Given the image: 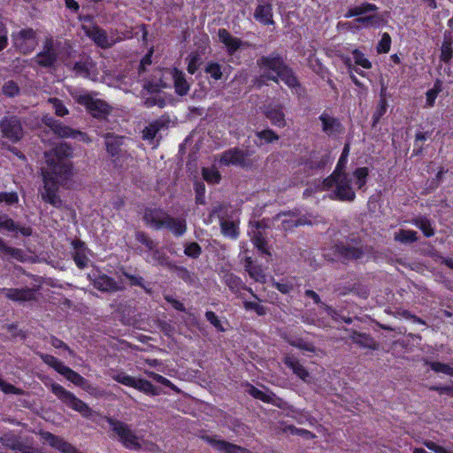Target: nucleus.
Returning a JSON list of instances; mask_svg holds the SVG:
<instances>
[{
	"mask_svg": "<svg viewBox=\"0 0 453 453\" xmlns=\"http://www.w3.org/2000/svg\"><path fill=\"white\" fill-rule=\"evenodd\" d=\"M0 127L4 136L12 142L19 141L23 135L21 124L16 117H5Z\"/></svg>",
	"mask_w": 453,
	"mask_h": 453,
	"instance_id": "9d476101",
	"label": "nucleus"
},
{
	"mask_svg": "<svg viewBox=\"0 0 453 453\" xmlns=\"http://www.w3.org/2000/svg\"><path fill=\"white\" fill-rule=\"evenodd\" d=\"M42 358L45 364L54 368L58 373H61L66 366L60 360L50 355H43Z\"/></svg>",
	"mask_w": 453,
	"mask_h": 453,
	"instance_id": "79ce46f5",
	"label": "nucleus"
},
{
	"mask_svg": "<svg viewBox=\"0 0 453 453\" xmlns=\"http://www.w3.org/2000/svg\"><path fill=\"white\" fill-rule=\"evenodd\" d=\"M1 293L8 299L15 302H27L35 298V290L33 288H2Z\"/></svg>",
	"mask_w": 453,
	"mask_h": 453,
	"instance_id": "ddd939ff",
	"label": "nucleus"
},
{
	"mask_svg": "<svg viewBox=\"0 0 453 453\" xmlns=\"http://www.w3.org/2000/svg\"><path fill=\"white\" fill-rule=\"evenodd\" d=\"M60 374L77 386L84 387L86 384V380L81 375L67 366L65 367L64 371Z\"/></svg>",
	"mask_w": 453,
	"mask_h": 453,
	"instance_id": "473e14b6",
	"label": "nucleus"
},
{
	"mask_svg": "<svg viewBox=\"0 0 453 453\" xmlns=\"http://www.w3.org/2000/svg\"><path fill=\"white\" fill-rule=\"evenodd\" d=\"M3 444L12 449H22V444L15 435L5 434L2 438Z\"/></svg>",
	"mask_w": 453,
	"mask_h": 453,
	"instance_id": "c03bdc74",
	"label": "nucleus"
},
{
	"mask_svg": "<svg viewBox=\"0 0 453 453\" xmlns=\"http://www.w3.org/2000/svg\"><path fill=\"white\" fill-rule=\"evenodd\" d=\"M261 227V224L258 223L255 228H252L251 231L250 232V234L251 236V240L254 243V245L263 253H265L267 255H270L267 248H266V242H265V239L264 237V235L262 234L261 231H260V228Z\"/></svg>",
	"mask_w": 453,
	"mask_h": 453,
	"instance_id": "a878e982",
	"label": "nucleus"
},
{
	"mask_svg": "<svg viewBox=\"0 0 453 453\" xmlns=\"http://www.w3.org/2000/svg\"><path fill=\"white\" fill-rule=\"evenodd\" d=\"M82 28L87 36L91 38L95 43L102 48H108L113 45L118 39L107 36L105 32L97 27L83 25Z\"/></svg>",
	"mask_w": 453,
	"mask_h": 453,
	"instance_id": "9b49d317",
	"label": "nucleus"
},
{
	"mask_svg": "<svg viewBox=\"0 0 453 453\" xmlns=\"http://www.w3.org/2000/svg\"><path fill=\"white\" fill-rule=\"evenodd\" d=\"M94 286L101 291L107 292L116 291L119 288L118 284L107 275H101L96 278L94 281Z\"/></svg>",
	"mask_w": 453,
	"mask_h": 453,
	"instance_id": "393cba45",
	"label": "nucleus"
},
{
	"mask_svg": "<svg viewBox=\"0 0 453 453\" xmlns=\"http://www.w3.org/2000/svg\"><path fill=\"white\" fill-rule=\"evenodd\" d=\"M352 55L353 60L357 65H359L365 69H370L372 67V63L370 60L365 58V54L358 50H354L352 51Z\"/></svg>",
	"mask_w": 453,
	"mask_h": 453,
	"instance_id": "a19ab883",
	"label": "nucleus"
},
{
	"mask_svg": "<svg viewBox=\"0 0 453 453\" xmlns=\"http://www.w3.org/2000/svg\"><path fill=\"white\" fill-rule=\"evenodd\" d=\"M75 253L73 256L76 265L82 269L85 268L88 264V258L86 255L85 249L82 243L75 244Z\"/></svg>",
	"mask_w": 453,
	"mask_h": 453,
	"instance_id": "2f4dec72",
	"label": "nucleus"
},
{
	"mask_svg": "<svg viewBox=\"0 0 453 453\" xmlns=\"http://www.w3.org/2000/svg\"><path fill=\"white\" fill-rule=\"evenodd\" d=\"M257 65L261 78V81H257L258 86L265 81H273L275 82L282 81L289 88H295L297 85L296 78L279 56L263 57L257 60Z\"/></svg>",
	"mask_w": 453,
	"mask_h": 453,
	"instance_id": "7ed1b4c3",
	"label": "nucleus"
},
{
	"mask_svg": "<svg viewBox=\"0 0 453 453\" xmlns=\"http://www.w3.org/2000/svg\"><path fill=\"white\" fill-rule=\"evenodd\" d=\"M51 391L58 399L70 408L79 411L83 416L87 417L90 415L91 410L89 407L81 400L77 398L73 393L65 389L61 385L52 384Z\"/></svg>",
	"mask_w": 453,
	"mask_h": 453,
	"instance_id": "6e6552de",
	"label": "nucleus"
},
{
	"mask_svg": "<svg viewBox=\"0 0 453 453\" xmlns=\"http://www.w3.org/2000/svg\"><path fill=\"white\" fill-rule=\"evenodd\" d=\"M165 228L170 229L176 235H181L186 232V222L184 219L168 217Z\"/></svg>",
	"mask_w": 453,
	"mask_h": 453,
	"instance_id": "c85d7f7f",
	"label": "nucleus"
},
{
	"mask_svg": "<svg viewBox=\"0 0 453 453\" xmlns=\"http://www.w3.org/2000/svg\"><path fill=\"white\" fill-rule=\"evenodd\" d=\"M71 154V148L64 142L45 152L46 166L42 168L43 187L40 189V195L44 202L56 208L63 205L58 188L64 186L71 176V165L67 159Z\"/></svg>",
	"mask_w": 453,
	"mask_h": 453,
	"instance_id": "f257e3e1",
	"label": "nucleus"
},
{
	"mask_svg": "<svg viewBox=\"0 0 453 453\" xmlns=\"http://www.w3.org/2000/svg\"><path fill=\"white\" fill-rule=\"evenodd\" d=\"M255 18L263 24H273L272 6L270 4L258 5L255 11Z\"/></svg>",
	"mask_w": 453,
	"mask_h": 453,
	"instance_id": "bb28decb",
	"label": "nucleus"
},
{
	"mask_svg": "<svg viewBox=\"0 0 453 453\" xmlns=\"http://www.w3.org/2000/svg\"><path fill=\"white\" fill-rule=\"evenodd\" d=\"M0 229L1 230H6L11 233H18L19 232L24 236H29L32 234V229L28 226H19L15 224V222L6 217V216H0Z\"/></svg>",
	"mask_w": 453,
	"mask_h": 453,
	"instance_id": "aec40b11",
	"label": "nucleus"
},
{
	"mask_svg": "<svg viewBox=\"0 0 453 453\" xmlns=\"http://www.w3.org/2000/svg\"><path fill=\"white\" fill-rule=\"evenodd\" d=\"M257 137L261 140H265V142H273L279 139L278 135L273 131L266 129L257 134Z\"/></svg>",
	"mask_w": 453,
	"mask_h": 453,
	"instance_id": "6e6d98bb",
	"label": "nucleus"
},
{
	"mask_svg": "<svg viewBox=\"0 0 453 453\" xmlns=\"http://www.w3.org/2000/svg\"><path fill=\"white\" fill-rule=\"evenodd\" d=\"M44 439L50 446L58 449L63 453H78L70 443L50 433L44 434Z\"/></svg>",
	"mask_w": 453,
	"mask_h": 453,
	"instance_id": "4be33fe9",
	"label": "nucleus"
},
{
	"mask_svg": "<svg viewBox=\"0 0 453 453\" xmlns=\"http://www.w3.org/2000/svg\"><path fill=\"white\" fill-rule=\"evenodd\" d=\"M49 103L52 104V108L55 110V113L58 116H65L68 113L67 108L63 104V103L57 98H50Z\"/></svg>",
	"mask_w": 453,
	"mask_h": 453,
	"instance_id": "8fccbe9b",
	"label": "nucleus"
},
{
	"mask_svg": "<svg viewBox=\"0 0 453 453\" xmlns=\"http://www.w3.org/2000/svg\"><path fill=\"white\" fill-rule=\"evenodd\" d=\"M0 390L6 394H16L17 390L14 386L10 383H7L0 379Z\"/></svg>",
	"mask_w": 453,
	"mask_h": 453,
	"instance_id": "69168bd1",
	"label": "nucleus"
},
{
	"mask_svg": "<svg viewBox=\"0 0 453 453\" xmlns=\"http://www.w3.org/2000/svg\"><path fill=\"white\" fill-rule=\"evenodd\" d=\"M113 380L127 387H133L134 377L127 374L124 372H119L112 376Z\"/></svg>",
	"mask_w": 453,
	"mask_h": 453,
	"instance_id": "49530a36",
	"label": "nucleus"
},
{
	"mask_svg": "<svg viewBox=\"0 0 453 453\" xmlns=\"http://www.w3.org/2000/svg\"><path fill=\"white\" fill-rule=\"evenodd\" d=\"M203 177L209 184L219 183L221 176L217 169L214 167H208L203 169Z\"/></svg>",
	"mask_w": 453,
	"mask_h": 453,
	"instance_id": "4c0bfd02",
	"label": "nucleus"
},
{
	"mask_svg": "<svg viewBox=\"0 0 453 453\" xmlns=\"http://www.w3.org/2000/svg\"><path fill=\"white\" fill-rule=\"evenodd\" d=\"M246 268L250 277L255 280L259 282L265 281L266 275L264 273V271L260 267L253 266L250 260L247 261Z\"/></svg>",
	"mask_w": 453,
	"mask_h": 453,
	"instance_id": "e433bc0d",
	"label": "nucleus"
},
{
	"mask_svg": "<svg viewBox=\"0 0 453 453\" xmlns=\"http://www.w3.org/2000/svg\"><path fill=\"white\" fill-rule=\"evenodd\" d=\"M162 127L163 125L158 121L150 123L143 129L142 138L144 140L153 141Z\"/></svg>",
	"mask_w": 453,
	"mask_h": 453,
	"instance_id": "72a5a7b5",
	"label": "nucleus"
},
{
	"mask_svg": "<svg viewBox=\"0 0 453 453\" xmlns=\"http://www.w3.org/2000/svg\"><path fill=\"white\" fill-rule=\"evenodd\" d=\"M136 237L140 242L143 243L150 250H153V249H154L153 242L146 234H144L143 233H138ZM148 260L150 262H153V263H156V262L159 263V264L163 263V260H161V258L159 257L158 251H152L151 257H148Z\"/></svg>",
	"mask_w": 453,
	"mask_h": 453,
	"instance_id": "c756f323",
	"label": "nucleus"
},
{
	"mask_svg": "<svg viewBox=\"0 0 453 453\" xmlns=\"http://www.w3.org/2000/svg\"><path fill=\"white\" fill-rule=\"evenodd\" d=\"M391 39L388 34H383L379 44L377 46V50L379 53H387L390 50Z\"/></svg>",
	"mask_w": 453,
	"mask_h": 453,
	"instance_id": "603ef678",
	"label": "nucleus"
},
{
	"mask_svg": "<svg viewBox=\"0 0 453 453\" xmlns=\"http://www.w3.org/2000/svg\"><path fill=\"white\" fill-rule=\"evenodd\" d=\"M377 6L372 4L364 3L360 5L350 7L345 13V18L357 17L354 20L355 27H379L382 19L376 13Z\"/></svg>",
	"mask_w": 453,
	"mask_h": 453,
	"instance_id": "20e7f679",
	"label": "nucleus"
},
{
	"mask_svg": "<svg viewBox=\"0 0 453 453\" xmlns=\"http://www.w3.org/2000/svg\"><path fill=\"white\" fill-rule=\"evenodd\" d=\"M250 394L251 395H253L255 398L260 399L264 402L269 403L272 400V395H270L266 392H264V391L255 388H250Z\"/></svg>",
	"mask_w": 453,
	"mask_h": 453,
	"instance_id": "052dcab7",
	"label": "nucleus"
},
{
	"mask_svg": "<svg viewBox=\"0 0 453 453\" xmlns=\"http://www.w3.org/2000/svg\"><path fill=\"white\" fill-rule=\"evenodd\" d=\"M205 72L215 80H219L222 76L221 66L216 62L208 63Z\"/></svg>",
	"mask_w": 453,
	"mask_h": 453,
	"instance_id": "a18cd8bd",
	"label": "nucleus"
},
{
	"mask_svg": "<svg viewBox=\"0 0 453 453\" xmlns=\"http://www.w3.org/2000/svg\"><path fill=\"white\" fill-rule=\"evenodd\" d=\"M287 366L292 369L293 372L304 381H308L310 378L309 372L306 369L299 364L298 360L294 357L288 356L285 358Z\"/></svg>",
	"mask_w": 453,
	"mask_h": 453,
	"instance_id": "b1692460",
	"label": "nucleus"
},
{
	"mask_svg": "<svg viewBox=\"0 0 453 453\" xmlns=\"http://www.w3.org/2000/svg\"><path fill=\"white\" fill-rule=\"evenodd\" d=\"M159 80L148 85V88L157 90L160 88H166L169 86V81H173L175 91L177 94L183 96L189 90V84L184 78L182 72L177 69H165L158 72Z\"/></svg>",
	"mask_w": 453,
	"mask_h": 453,
	"instance_id": "39448f33",
	"label": "nucleus"
},
{
	"mask_svg": "<svg viewBox=\"0 0 453 453\" xmlns=\"http://www.w3.org/2000/svg\"><path fill=\"white\" fill-rule=\"evenodd\" d=\"M413 224L418 227L427 237L434 235V231L430 221L426 218H418L413 220Z\"/></svg>",
	"mask_w": 453,
	"mask_h": 453,
	"instance_id": "f704fd0d",
	"label": "nucleus"
},
{
	"mask_svg": "<svg viewBox=\"0 0 453 453\" xmlns=\"http://www.w3.org/2000/svg\"><path fill=\"white\" fill-rule=\"evenodd\" d=\"M73 98L96 118H101L109 112V105L85 90L75 89L71 92Z\"/></svg>",
	"mask_w": 453,
	"mask_h": 453,
	"instance_id": "0eeeda50",
	"label": "nucleus"
},
{
	"mask_svg": "<svg viewBox=\"0 0 453 453\" xmlns=\"http://www.w3.org/2000/svg\"><path fill=\"white\" fill-rule=\"evenodd\" d=\"M196 202L199 203H204V192H205L204 185L202 183H196Z\"/></svg>",
	"mask_w": 453,
	"mask_h": 453,
	"instance_id": "e2e57ef3",
	"label": "nucleus"
},
{
	"mask_svg": "<svg viewBox=\"0 0 453 453\" xmlns=\"http://www.w3.org/2000/svg\"><path fill=\"white\" fill-rule=\"evenodd\" d=\"M44 122L56 134L60 137H73L85 142L89 141L85 134L74 131L70 127L58 123L50 117H45Z\"/></svg>",
	"mask_w": 453,
	"mask_h": 453,
	"instance_id": "f8f14e48",
	"label": "nucleus"
},
{
	"mask_svg": "<svg viewBox=\"0 0 453 453\" xmlns=\"http://www.w3.org/2000/svg\"><path fill=\"white\" fill-rule=\"evenodd\" d=\"M19 202V196L16 192H0V203L12 205Z\"/></svg>",
	"mask_w": 453,
	"mask_h": 453,
	"instance_id": "09e8293b",
	"label": "nucleus"
},
{
	"mask_svg": "<svg viewBox=\"0 0 453 453\" xmlns=\"http://www.w3.org/2000/svg\"><path fill=\"white\" fill-rule=\"evenodd\" d=\"M105 144L107 150L111 156H116L120 151V145L122 144V137L108 134L105 137Z\"/></svg>",
	"mask_w": 453,
	"mask_h": 453,
	"instance_id": "7c9ffc66",
	"label": "nucleus"
},
{
	"mask_svg": "<svg viewBox=\"0 0 453 453\" xmlns=\"http://www.w3.org/2000/svg\"><path fill=\"white\" fill-rule=\"evenodd\" d=\"M244 307L246 310L254 311L257 315L265 314V308L257 302L246 301V302H244Z\"/></svg>",
	"mask_w": 453,
	"mask_h": 453,
	"instance_id": "bf43d9fd",
	"label": "nucleus"
},
{
	"mask_svg": "<svg viewBox=\"0 0 453 453\" xmlns=\"http://www.w3.org/2000/svg\"><path fill=\"white\" fill-rule=\"evenodd\" d=\"M132 388L138 389L142 392H144L146 394L151 395H154L156 391L154 386L150 382L142 379L135 378Z\"/></svg>",
	"mask_w": 453,
	"mask_h": 453,
	"instance_id": "58836bf2",
	"label": "nucleus"
},
{
	"mask_svg": "<svg viewBox=\"0 0 453 453\" xmlns=\"http://www.w3.org/2000/svg\"><path fill=\"white\" fill-rule=\"evenodd\" d=\"M168 215L160 209H150L146 211L144 219L150 226L155 228L165 227L166 219Z\"/></svg>",
	"mask_w": 453,
	"mask_h": 453,
	"instance_id": "dca6fc26",
	"label": "nucleus"
},
{
	"mask_svg": "<svg viewBox=\"0 0 453 453\" xmlns=\"http://www.w3.org/2000/svg\"><path fill=\"white\" fill-rule=\"evenodd\" d=\"M368 174L367 167L357 168L352 174L333 172L322 182L321 189L330 191L333 199L351 202L356 197L355 190L365 185Z\"/></svg>",
	"mask_w": 453,
	"mask_h": 453,
	"instance_id": "f03ea898",
	"label": "nucleus"
},
{
	"mask_svg": "<svg viewBox=\"0 0 453 453\" xmlns=\"http://www.w3.org/2000/svg\"><path fill=\"white\" fill-rule=\"evenodd\" d=\"M284 339L293 347H296L303 351L315 352V347L311 342L304 338L294 334H286Z\"/></svg>",
	"mask_w": 453,
	"mask_h": 453,
	"instance_id": "5701e85b",
	"label": "nucleus"
},
{
	"mask_svg": "<svg viewBox=\"0 0 453 453\" xmlns=\"http://www.w3.org/2000/svg\"><path fill=\"white\" fill-rule=\"evenodd\" d=\"M90 65H91L90 63L88 61L77 62V63H75L73 69L76 71L77 73L82 74V73H86L88 71Z\"/></svg>",
	"mask_w": 453,
	"mask_h": 453,
	"instance_id": "0e129e2a",
	"label": "nucleus"
},
{
	"mask_svg": "<svg viewBox=\"0 0 453 453\" xmlns=\"http://www.w3.org/2000/svg\"><path fill=\"white\" fill-rule=\"evenodd\" d=\"M441 91V86L439 83H435L434 88L429 89L426 94V106L432 107L434 104L435 99L439 92Z\"/></svg>",
	"mask_w": 453,
	"mask_h": 453,
	"instance_id": "37998d69",
	"label": "nucleus"
},
{
	"mask_svg": "<svg viewBox=\"0 0 453 453\" xmlns=\"http://www.w3.org/2000/svg\"><path fill=\"white\" fill-rule=\"evenodd\" d=\"M265 115L273 125L277 127L285 126L284 114L279 108L268 106L265 110Z\"/></svg>",
	"mask_w": 453,
	"mask_h": 453,
	"instance_id": "cd10ccee",
	"label": "nucleus"
},
{
	"mask_svg": "<svg viewBox=\"0 0 453 453\" xmlns=\"http://www.w3.org/2000/svg\"><path fill=\"white\" fill-rule=\"evenodd\" d=\"M221 231L224 235L230 238H236L238 235V226L234 221H221Z\"/></svg>",
	"mask_w": 453,
	"mask_h": 453,
	"instance_id": "c9c22d12",
	"label": "nucleus"
},
{
	"mask_svg": "<svg viewBox=\"0 0 453 453\" xmlns=\"http://www.w3.org/2000/svg\"><path fill=\"white\" fill-rule=\"evenodd\" d=\"M417 233L413 230H400L395 233V239L401 242H413L417 240Z\"/></svg>",
	"mask_w": 453,
	"mask_h": 453,
	"instance_id": "ea45409f",
	"label": "nucleus"
},
{
	"mask_svg": "<svg viewBox=\"0 0 453 453\" xmlns=\"http://www.w3.org/2000/svg\"><path fill=\"white\" fill-rule=\"evenodd\" d=\"M387 111V103L384 99L380 100L376 111L373 114V125H375L380 119L385 114Z\"/></svg>",
	"mask_w": 453,
	"mask_h": 453,
	"instance_id": "680f3d73",
	"label": "nucleus"
},
{
	"mask_svg": "<svg viewBox=\"0 0 453 453\" xmlns=\"http://www.w3.org/2000/svg\"><path fill=\"white\" fill-rule=\"evenodd\" d=\"M108 423L125 448L128 449H139L142 447V438L137 436L131 429L130 426L114 418H108Z\"/></svg>",
	"mask_w": 453,
	"mask_h": 453,
	"instance_id": "423d86ee",
	"label": "nucleus"
},
{
	"mask_svg": "<svg viewBox=\"0 0 453 453\" xmlns=\"http://www.w3.org/2000/svg\"><path fill=\"white\" fill-rule=\"evenodd\" d=\"M304 222L297 219L292 213L279 214L273 219V225L275 227L288 231L294 226L303 225Z\"/></svg>",
	"mask_w": 453,
	"mask_h": 453,
	"instance_id": "f3484780",
	"label": "nucleus"
},
{
	"mask_svg": "<svg viewBox=\"0 0 453 453\" xmlns=\"http://www.w3.org/2000/svg\"><path fill=\"white\" fill-rule=\"evenodd\" d=\"M218 35L219 42L224 44L229 54H234L243 45L241 39L232 35L224 28L219 30Z\"/></svg>",
	"mask_w": 453,
	"mask_h": 453,
	"instance_id": "2eb2a0df",
	"label": "nucleus"
},
{
	"mask_svg": "<svg viewBox=\"0 0 453 453\" xmlns=\"http://www.w3.org/2000/svg\"><path fill=\"white\" fill-rule=\"evenodd\" d=\"M3 92L6 96H13L19 93V87L14 81H10L3 86Z\"/></svg>",
	"mask_w": 453,
	"mask_h": 453,
	"instance_id": "13d9d810",
	"label": "nucleus"
},
{
	"mask_svg": "<svg viewBox=\"0 0 453 453\" xmlns=\"http://www.w3.org/2000/svg\"><path fill=\"white\" fill-rule=\"evenodd\" d=\"M430 366L434 371H435L437 372H442L445 374H452L453 373V368L446 364L434 362V363H431Z\"/></svg>",
	"mask_w": 453,
	"mask_h": 453,
	"instance_id": "4d7b16f0",
	"label": "nucleus"
},
{
	"mask_svg": "<svg viewBox=\"0 0 453 453\" xmlns=\"http://www.w3.org/2000/svg\"><path fill=\"white\" fill-rule=\"evenodd\" d=\"M245 157L242 150L238 149H233L226 151L220 158V163L222 165H242L244 162Z\"/></svg>",
	"mask_w": 453,
	"mask_h": 453,
	"instance_id": "412c9836",
	"label": "nucleus"
},
{
	"mask_svg": "<svg viewBox=\"0 0 453 453\" xmlns=\"http://www.w3.org/2000/svg\"><path fill=\"white\" fill-rule=\"evenodd\" d=\"M184 252L188 257H197L201 253V248L196 242H190L186 245Z\"/></svg>",
	"mask_w": 453,
	"mask_h": 453,
	"instance_id": "5fc2aeb1",
	"label": "nucleus"
},
{
	"mask_svg": "<svg viewBox=\"0 0 453 453\" xmlns=\"http://www.w3.org/2000/svg\"><path fill=\"white\" fill-rule=\"evenodd\" d=\"M201 63V57L197 53H192L188 58V72L195 73Z\"/></svg>",
	"mask_w": 453,
	"mask_h": 453,
	"instance_id": "de8ad7c7",
	"label": "nucleus"
},
{
	"mask_svg": "<svg viewBox=\"0 0 453 453\" xmlns=\"http://www.w3.org/2000/svg\"><path fill=\"white\" fill-rule=\"evenodd\" d=\"M1 255L8 256L19 261H23V252L21 250L5 246V249L0 252Z\"/></svg>",
	"mask_w": 453,
	"mask_h": 453,
	"instance_id": "3c124183",
	"label": "nucleus"
},
{
	"mask_svg": "<svg viewBox=\"0 0 453 453\" xmlns=\"http://www.w3.org/2000/svg\"><path fill=\"white\" fill-rule=\"evenodd\" d=\"M452 58V48L451 42L448 40H444L441 45V59L444 62H448Z\"/></svg>",
	"mask_w": 453,
	"mask_h": 453,
	"instance_id": "864d4df0",
	"label": "nucleus"
},
{
	"mask_svg": "<svg viewBox=\"0 0 453 453\" xmlns=\"http://www.w3.org/2000/svg\"><path fill=\"white\" fill-rule=\"evenodd\" d=\"M319 119L322 123L323 131L328 135H335L342 132V125L335 118L323 113Z\"/></svg>",
	"mask_w": 453,
	"mask_h": 453,
	"instance_id": "6ab92c4d",
	"label": "nucleus"
},
{
	"mask_svg": "<svg viewBox=\"0 0 453 453\" xmlns=\"http://www.w3.org/2000/svg\"><path fill=\"white\" fill-rule=\"evenodd\" d=\"M206 319L217 328L222 330V327L220 326V321L218 319L217 316L212 311H207Z\"/></svg>",
	"mask_w": 453,
	"mask_h": 453,
	"instance_id": "338daca9",
	"label": "nucleus"
},
{
	"mask_svg": "<svg viewBox=\"0 0 453 453\" xmlns=\"http://www.w3.org/2000/svg\"><path fill=\"white\" fill-rule=\"evenodd\" d=\"M273 286L283 294L289 293L293 288L292 285H289L288 283L273 282Z\"/></svg>",
	"mask_w": 453,
	"mask_h": 453,
	"instance_id": "774afa93",
	"label": "nucleus"
},
{
	"mask_svg": "<svg viewBox=\"0 0 453 453\" xmlns=\"http://www.w3.org/2000/svg\"><path fill=\"white\" fill-rule=\"evenodd\" d=\"M12 39L15 47L24 54L31 52L37 43L35 32L32 29H22L19 31L12 35Z\"/></svg>",
	"mask_w": 453,
	"mask_h": 453,
	"instance_id": "1a4fd4ad",
	"label": "nucleus"
},
{
	"mask_svg": "<svg viewBox=\"0 0 453 453\" xmlns=\"http://www.w3.org/2000/svg\"><path fill=\"white\" fill-rule=\"evenodd\" d=\"M56 52L53 49V41L51 39L45 42L43 50L37 54L35 62L43 67H50L56 62Z\"/></svg>",
	"mask_w": 453,
	"mask_h": 453,
	"instance_id": "4468645a",
	"label": "nucleus"
},
{
	"mask_svg": "<svg viewBox=\"0 0 453 453\" xmlns=\"http://www.w3.org/2000/svg\"><path fill=\"white\" fill-rule=\"evenodd\" d=\"M204 439H206L213 448L225 453H249V451L243 448L219 440L216 437L206 436Z\"/></svg>",
	"mask_w": 453,
	"mask_h": 453,
	"instance_id": "a211bd4d",
	"label": "nucleus"
}]
</instances>
